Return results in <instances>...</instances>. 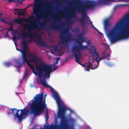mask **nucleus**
I'll return each mask as SVG.
<instances>
[{
	"instance_id": "1",
	"label": "nucleus",
	"mask_w": 129,
	"mask_h": 129,
	"mask_svg": "<svg viewBox=\"0 0 129 129\" xmlns=\"http://www.w3.org/2000/svg\"><path fill=\"white\" fill-rule=\"evenodd\" d=\"M107 35L112 43L129 37V12L108 31Z\"/></svg>"
},
{
	"instance_id": "2",
	"label": "nucleus",
	"mask_w": 129,
	"mask_h": 129,
	"mask_svg": "<svg viewBox=\"0 0 129 129\" xmlns=\"http://www.w3.org/2000/svg\"><path fill=\"white\" fill-rule=\"evenodd\" d=\"M41 83L44 86L47 88H51V91L54 96L55 99L57 102L58 107V111L57 116L58 118L61 119L60 124L50 126V128L48 125H45L44 127L48 129H66L68 123V120L66 119L65 115L67 108L63 106V103L61 100L57 93L52 88L51 86L48 84L45 80H40Z\"/></svg>"
},
{
	"instance_id": "3",
	"label": "nucleus",
	"mask_w": 129,
	"mask_h": 129,
	"mask_svg": "<svg viewBox=\"0 0 129 129\" xmlns=\"http://www.w3.org/2000/svg\"><path fill=\"white\" fill-rule=\"evenodd\" d=\"M39 7L38 4L36 5L35 6V8L34 9V12L36 15L37 18L35 19L34 17L32 16L31 17L30 19L35 20V21L32 22L33 24L31 25L26 24L25 25L26 28L28 29V32L27 33L24 31H23L22 33H21L18 36L19 37H20L22 38L26 37L30 38L32 39H33L34 37H36V38L38 40L36 42L39 44H42L41 37L37 35L35 32H30V31L35 30L37 28L44 29H45V28L46 23L45 21L40 23L39 26L37 25L39 23V19L41 18V16L38 11V8H37L38 7Z\"/></svg>"
},
{
	"instance_id": "4",
	"label": "nucleus",
	"mask_w": 129,
	"mask_h": 129,
	"mask_svg": "<svg viewBox=\"0 0 129 129\" xmlns=\"http://www.w3.org/2000/svg\"><path fill=\"white\" fill-rule=\"evenodd\" d=\"M26 62L27 65L35 75H38L40 78L50 77V73L52 72L51 66L48 65L44 62L38 65L36 58L30 59L28 58Z\"/></svg>"
},
{
	"instance_id": "5",
	"label": "nucleus",
	"mask_w": 129,
	"mask_h": 129,
	"mask_svg": "<svg viewBox=\"0 0 129 129\" xmlns=\"http://www.w3.org/2000/svg\"><path fill=\"white\" fill-rule=\"evenodd\" d=\"M43 93L36 95L34 98L35 100H33V103L29 104L32 113L36 116H40L47 106L45 103V98L43 102Z\"/></svg>"
},
{
	"instance_id": "6",
	"label": "nucleus",
	"mask_w": 129,
	"mask_h": 129,
	"mask_svg": "<svg viewBox=\"0 0 129 129\" xmlns=\"http://www.w3.org/2000/svg\"><path fill=\"white\" fill-rule=\"evenodd\" d=\"M97 5V3L94 1L86 0L85 2L84 5L77 8V10L79 13L81 14L82 15L81 18L79 20L77 19V21H80L82 26H84L85 25V20L89 24L92 23V21H90V20L88 19L89 17L87 16L86 11L89 9L93 8Z\"/></svg>"
},
{
	"instance_id": "7",
	"label": "nucleus",
	"mask_w": 129,
	"mask_h": 129,
	"mask_svg": "<svg viewBox=\"0 0 129 129\" xmlns=\"http://www.w3.org/2000/svg\"><path fill=\"white\" fill-rule=\"evenodd\" d=\"M85 41L83 40L80 41L79 39L76 40L75 41L79 45H75L72 47V49L75 58L76 62L80 64H81L79 61L80 57L81 55V51L85 50L86 48V46L82 45L83 43Z\"/></svg>"
},
{
	"instance_id": "8",
	"label": "nucleus",
	"mask_w": 129,
	"mask_h": 129,
	"mask_svg": "<svg viewBox=\"0 0 129 129\" xmlns=\"http://www.w3.org/2000/svg\"><path fill=\"white\" fill-rule=\"evenodd\" d=\"M92 47L93 48L91 51L92 56L94 57L95 56L96 57L95 60L96 61L98 64H99V61L102 59H104L107 57H109L110 56V54L108 53L106 54L105 52H103V57L99 58V55L98 53L96 52V49L94 46H92Z\"/></svg>"
},
{
	"instance_id": "9",
	"label": "nucleus",
	"mask_w": 129,
	"mask_h": 129,
	"mask_svg": "<svg viewBox=\"0 0 129 129\" xmlns=\"http://www.w3.org/2000/svg\"><path fill=\"white\" fill-rule=\"evenodd\" d=\"M67 30H65L60 33V39L63 44H64L67 41H69L70 39V36H68L64 37L67 32Z\"/></svg>"
},
{
	"instance_id": "10",
	"label": "nucleus",
	"mask_w": 129,
	"mask_h": 129,
	"mask_svg": "<svg viewBox=\"0 0 129 129\" xmlns=\"http://www.w3.org/2000/svg\"><path fill=\"white\" fill-rule=\"evenodd\" d=\"M21 45L23 47V49L20 50V52L23 55H27L26 52L27 50L28 47L27 42L24 40H23L21 43Z\"/></svg>"
},
{
	"instance_id": "11",
	"label": "nucleus",
	"mask_w": 129,
	"mask_h": 129,
	"mask_svg": "<svg viewBox=\"0 0 129 129\" xmlns=\"http://www.w3.org/2000/svg\"><path fill=\"white\" fill-rule=\"evenodd\" d=\"M101 5H108L109 2H115V0H96Z\"/></svg>"
},
{
	"instance_id": "12",
	"label": "nucleus",
	"mask_w": 129,
	"mask_h": 129,
	"mask_svg": "<svg viewBox=\"0 0 129 129\" xmlns=\"http://www.w3.org/2000/svg\"><path fill=\"white\" fill-rule=\"evenodd\" d=\"M28 57L27 55H22V60L21 64H20V61L18 62V63L19 64V67H20L21 65L24 64L25 63L27 62V59Z\"/></svg>"
},
{
	"instance_id": "13",
	"label": "nucleus",
	"mask_w": 129,
	"mask_h": 129,
	"mask_svg": "<svg viewBox=\"0 0 129 129\" xmlns=\"http://www.w3.org/2000/svg\"><path fill=\"white\" fill-rule=\"evenodd\" d=\"M92 63L91 61H88L87 63V67L86 70L88 71H89L91 69L92 70H93L97 68V66H96L94 68L93 67L92 68Z\"/></svg>"
},
{
	"instance_id": "14",
	"label": "nucleus",
	"mask_w": 129,
	"mask_h": 129,
	"mask_svg": "<svg viewBox=\"0 0 129 129\" xmlns=\"http://www.w3.org/2000/svg\"><path fill=\"white\" fill-rule=\"evenodd\" d=\"M109 19H107L104 21V28L105 29H107L108 27L110 25V23L109 22Z\"/></svg>"
},
{
	"instance_id": "15",
	"label": "nucleus",
	"mask_w": 129,
	"mask_h": 129,
	"mask_svg": "<svg viewBox=\"0 0 129 129\" xmlns=\"http://www.w3.org/2000/svg\"><path fill=\"white\" fill-rule=\"evenodd\" d=\"M20 110H18L16 113V117L18 118L19 120L21 121L23 119V117L24 115L21 113L20 115L18 114V112Z\"/></svg>"
},
{
	"instance_id": "16",
	"label": "nucleus",
	"mask_w": 129,
	"mask_h": 129,
	"mask_svg": "<svg viewBox=\"0 0 129 129\" xmlns=\"http://www.w3.org/2000/svg\"><path fill=\"white\" fill-rule=\"evenodd\" d=\"M50 28L54 30H60L61 29V27L59 25L56 24H52L50 25Z\"/></svg>"
},
{
	"instance_id": "17",
	"label": "nucleus",
	"mask_w": 129,
	"mask_h": 129,
	"mask_svg": "<svg viewBox=\"0 0 129 129\" xmlns=\"http://www.w3.org/2000/svg\"><path fill=\"white\" fill-rule=\"evenodd\" d=\"M30 57L32 58H36L37 59L36 61L38 63L41 61V59L38 57L36 56L35 54H30Z\"/></svg>"
},
{
	"instance_id": "18",
	"label": "nucleus",
	"mask_w": 129,
	"mask_h": 129,
	"mask_svg": "<svg viewBox=\"0 0 129 129\" xmlns=\"http://www.w3.org/2000/svg\"><path fill=\"white\" fill-rule=\"evenodd\" d=\"M25 19L23 18H22L21 19L18 18L17 19H15L14 21L17 24H21L23 21L25 20Z\"/></svg>"
},
{
	"instance_id": "19",
	"label": "nucleus",
	"mask_w": 129,
	"mask_h": 129,
	"mask_svg": "<svg viewBox=\"0 0 129 129\" xmlns=\"http://www.w3.org/2000/svg\"><path fill=\"white\" fill-rule=\"evenodd\" d=\"M85 37H83V36L82 34H81L79 35L78 37V39L80 40L83 41V40L85 41Z\"/></svg>"
},
{
	"instance_id": "20",
	"label": "nucleus",
	"mask_w": 129,
	"mask_h": 129,
	"mask_svg": "<svg viewBox=\"0 0 129 129\" xmlns=\"http://www.w3.org/2000/svg\"><path fill=\"white\" fill-rule=\"evenodd\" d=\"M17 110L16 108H14L12 109V114L14 116H16V113Z\"/></svg>"
},
{
	"instance_id": "21",
	"label": "nucleus",
	"mask_w": 129,
	"mask_h": 129,
	"mask_svg": "<svg viewBox=\"0 0 129 129\" xmlns=\"http://www.w3.org/2000/svg\"><path fill=\"white\" fill-rule=\"evenodd\" d=\"M20 9H16L14 10V13L15 15H19V11H20Z\"/></svg>"
},
{
	"instance_id": "22",
	"label": "nucleus",
	"mask_w": 129,
	"mask_h": 129,
	"mask_svg": "<svg viewBox=\"0 0 129 129\" xmlns=\"http://www.w3.org/2000/svg\"><path fill=\"white\" fill-rule=\"evenodd\" d=\"M45 117L46 118V121H47L49 118V114L47 110H46V112Z\"/></svg>"
},
{
	"instance_id": "23",
	"label": "nucleus",
	"mask_w": 129,
	"mask_h": 129,
	"mask_svg": "<svg viewBox=\"0 0 129 129\" xmlns=\"http://www.w3.org/2000/svg\"><path fill=\"white\" fill-rule=\"evenodd\" d=\"M26 14V12L25 11H23L20 12L19 11L18 17H19L20 15L21 16H24Z\"/></svg>"
},
{
	"instance_id": "24",
	"label": "nucleus",
	"mask_w": 129,
	"mask_h": 129,
	"mask_svg": "<svg viewBox=\"0 0 129 129\" xmlns=\"http://www.w3.org/2000/svg\"><path fill=\"white\" fill-rule=\"evenodd\" d=\"M4 64L5 65V66L6 67H9L11 65V64L10 62H4Z\"/></svg>"
},
{
	"instance_id": "25",
	"label": "nucleus",
	"mask_w": 129,
	"mask_h": 129,
	"mask_svg": "<svg viewBox=\"0 0 129 129\" xmlns=\"http://www.w3.org/2000/svg\"><path fill=\"white\" fill-rule=\"evenodd\" d=\"M6 23L8 24L10 27H13V26L14 24L12 23L11 22H7Z\"/></svg>"
},
{
	"instance_id": "26",
	"label": "nucleus",
	"mask_w": 129,
	"mask_h": 129,
	"mask_svg": "<svg viewBox=\"0 0 129 129\" xmlns=\"http://www.w3.org/2000/svg\"><path fill=\"white\" fill-rule=\"evenodd\" d=\"M55 59L56 60H54L55 62V64H58V61L60 59V58H55Z\"/></svg>"
},
{
	"instance_id": "27",
	"label": "nucleus",
	"mask_w": 129,
	"mask_h": 129,
	"mask_svg": "<svg viewBox=\"0 0 129 129\" xmlns=\"http://www.w3.org/2000/svg\"><path fill=\"white\" fill-rule=\"evenodd\" d=\"M66 2L70 6L72 5L73 3V2L72 1H67Z\"/></svg>"
},
{
	"instance_id": "28",
	"label": "nucleus",
	"mask_w": 129,
	"mask_h": 129,
	"mask_svg": "<svg viewBox=\"0 0 129 129\" xmlns=\"http://www.w3.org/2000/svg\"><path fill=\"white\" fill-rule=\"evenodd\" d=\"M29 111H30V110L28 109H27V110H26L25 111V114L26 115H27L29 114L30 113H29Z\"/></svg>"
},
{
	"instance_id": "29",
	"label": "nucleus",
	"mask_w": 129,
	"mask_h": 129,
	"mask_svg": "<svg viewBox=\"0 0 129 129\" xmlns=\"http://www.w3.org/2000/svg\"><path fill=\"white\" fill-rule=\"evenodd\" d=\"M23 1V0H16V1L19 3H22Z\"/></svg>"
},
{
	"instance_id": "30",
	"label": "nucleus",
	"mask_w": 129,
	"mask_h": 129,
	"mask_svg": "<svg viewBox=\"0 0 129 129\" xmlns=\"http://www.w3.org/2000/svg\"><path fill=\"white\" fill-rule=\"evenodd\" d=\"M58 46L57 45L55 46L54 47V48L55 51H57L58 49Z\"/></svg>"
},
{
	"instance_id": "31",
	"label": "nucleus",
	"mask_w": 129,
	"mask_h": 129,
	"mask_svg": "<svg viewBox=\"0 0 129 129\" xmlns=\"http://www.w3.org/2000/svg\"><path fill=\"white\" fill-rule=\"evenodd\" d=\"M8 2L9 3H11L12 2H16V0H8Z\"/></svg>"
},
{
	"instance_id": "32",
	"label": "nucleus",
	"mask_w": 129,
	"mask_h": 129,
	"mask_svg": "<svg viewBox=\"0 0 129 129\" xmlns=\"http://www.w3.org/2000/svg\"><path fill=\"white\" fill-rule=\"evenodd\" d=\"M7 114L8 115H11L12 114V109H10L9 111L7 113Z\"/></svg>"
},
{
	"instance_id": "33",
	"label": "nucleus",
	"mask_w": 129,
	"mask_h": 129,
	"mask_svg": "<svg viewBox=\"0 0 129 129\" xmlns=\"http://www.w3.org/2000/svg\"><path fill=\"white\" fill-rule=\"evenodd\" d=\"M21 111V113L22 114L24 115H25V111H23L21 110H20Z\"/></svg>"
},
{
	"instance_id": "34",
	"label": "nucleus",
	"mask_w": 129,
	"mask_h": 129,
	"mask_svg": "<svg viewBox=\"0 0 129 129\" xmlns=\"http://www.w3.org/2000/svg\"><path fill=\"white\" fill-rule=\"evenodd\" d=\"M13 39L14 40H16V39L17 38L16 37V36H13Z\"/></svg>"
},
{
	"instance_id": "35",
	"label": "nucleus",
	"mask_w": 129,
	"mask_h": 129,
	"mask_svg": "<svg viewBox=\"0 0 129 129\" xmlns=\"http://www.w3.org/2000/svg\"><path fill=\"white\" fill-rule=\"evenodd\" d=\"M69 120L70 121L72 122L74 120L72 118L70 117L69 118Z\"/></svg>"
},
{
	"instance_id": "36",
	"label": "nucleus",
	"mask_w": 129,
	"mask_h": 129,
	"mask_svg": "<svg viewBox=\"0 0 129 129\" xmlns=\"http://www.w3.org/2000/svg\"><path fill=\"white\" fill-rule=\"evenodd\" d=\"M58 67H57V66H55L53 68V69L54 71H55L57 68Z\"/></svg>"
},
{
	"instance_id": "37",
	"label": "nucleus",
	"mask_w": 129,
	"mask_h": 129,
	"mask_svg": "<svg viewBox=\"0 0 129 129\" xmlns=\"http://www.w3.org/2000/svg\"><path fill=\"white\" fill-rule=\"evenodd\" d=\"M8 37V35L7 33L6 34L5 36V38H6Z\"/></svg>"
},
{
	"instance_id": "38",
	"label": "nucleus",
	"mask_w": 129,
	"mask_h": 129,
	"mask_svg": "<svg viewBox=\"0 0 129 129\" xmlns=\"http://www.w3.org/2000/svg\"><path fill=\"white\" fill-rule=\"evenodd\" d=\"M26 107H25L23 109H21V110L25 111L26 110Z\"/></svg>"
},
{
	"instance_id": "39",
	"label": "nucleus",
	"mask_w": 129,
	"mask_h": 129,
	"mask_svg": "<svg viewBox=\"0 0 129 129\" xmlns=\"http://www.w3.org/2000/svg\"><path fill=\"white\" fill-rule=\"evenodd\" d=\"M82 66L83 67H86L87 66V65L85 64H83L82 65Z\"/></svg>"
},
{
	"instance_id": "40",
	"label": "nucleus",
	"mask_w": 129,
	"mask_h": 129,
	"mask_svg": "<svg viewBox=\"0 0 129 129\" xmlns=\"http://www.w3.org/2000/svg\"><path fill=\"white\" fill-rule=\"evenodd\" d=\"M57 19L58 20V21H59V22H61V20L59 18H57Z\"/></svg>"
},
{
	"instance_id": "41",
	"label": "nucleus",
	"mask_w": 129,
	"mask_h": 129,
	"mask_svg": "<svg viewBox=\"0 0 129 129\" xmlns=\"http://www.w3.org/2000/svg\"><path fill=\"white\" fill-rule=\"evenodd\" d=\"M72 16L73 17H74L75 16V14L74 13H73L72 14Z\"/></svg>"
},
{
	"instance_id": "42",
	"label": "nucleus",
	"mask_w": 129,
	"mask_h": 129,
	"mask_svg": "<svg viewBox=\"0 0 129 129\" xmlns=\"http://www.w3.org/2000/svg\"><path fill=\"white\" fill-rule=\"evenodd\" d=\"M94 28L99 33H100L99 31L95 27H94Z\"/></svg>"
},
{
	"instance_id": "43",
	"label": "nucleus",
	"mask_w": 129,
	"mask_h": 129,
	"mask_svg": "<svg viewBox=\"0 0 129 129\" xmlns=\"http://www.w3.org/2000/svg\"><path fill=\"white\" fill-rule=\"evenodd\" d=\"M12 27H10V28H9V30H11V29L12 28Z\"/></svg>"
},
{
	"instance_id": "44",
	"label": "nucleus",
	"mask_w": 129,
	"mask_h": 129,
	"mask_svg": "<svg viewBox=\"0 0 129 129\" xmlns=\"http://www.w3.org/2000/svg\"><path fill=\"white\" fill-rule=\"evenodd\" d=\"M31 41V40H29L27 41V42H30Z\"/></svg>"
},
{
	"instance_id": "45",
	"label": "nucleus",
	"mask_w": 129,
	"mask_h": 129,
	"mask_svg": "<svg viewBox=\"0 0 129 129\" xmlns=\"http://www.w3.org/2000/svg\"><path fill=\"white\" fill-rule=\"evenodd\" d=\"M16 49L18 51H20V50H19V49H18L17 48H16Z\"/></svg>"
},
{
	"instance_id": "46",
	"label": "nucleus",
	"mask_w": 129,
	"mask_h": 129,
	"mask_svg": "<svg viewBox=\"0 0 129 129\" xmlns=\"http://www.w3.org/2000/svg\"><path fill=\"white\" fill-rule=\"evenodd\" d=\"M94 25H92L91 26V28H94Z\"/></svg>"
},
{
	"instance_id": "47",
	"label": "nucleus",
	"mask_w": 129,
	"mask_h": 129,
	"mask_svg": "<svg viewBox=\"0 0 129 129\" xmlns=\"http://www.w3.org/2000/svg\"><path fill=\"white\" fill-rule=\"evenodd\" d=\"M122 1V2H126L127 1H126L125 0H122V1Z\"/></svg>"
},
{
	"instance_id": "48",
	"label": "nucleus",
	"mask_w": 129,
	"mask_h": 129,
	"mask_svg": "<svg viewBox=\"0 0 129 129\" xmlns=\"http://www.w3.org/2000/svg\"><path fill=\"white\" fill-rule=\"evenodd\" d=\"M47 94H45V98H46V96H47Z\"/></svg>"
},
{
	"instance_id": "49",
	"label": "nucleus",
	"mask_w": 129,
	"mask_h": 129,
	"mask_svg": "<svg viewBox=\"0 0 129 129\" xmlns=\"http://www.w3.org/2000/svg\"><path fill=\"white\" fill-rule=\"evenodd\" d=\"M14 44H17L16 41H14Z\"/></svg>"
},
{
	"instance_id": "50",
	"label": "nucleus",
	"mask_w": 129,
	"mask_h": 129,
	"mask_svg": "<svg viewBox=\"0 0 129 129\" xmlns=\"http://www.w3.org/2000/svg\"><path fill=\"white\" fill-rule=\"evenodd\" d=\"M16 46L17 45V44H15Z\"/></svg>"
},
{
	"instance_id": "51",
	"label": "nucleus",
	"mask_w": 129,
	"mask_h": 129,
	"mask_svg": "<svg viewBox=\"0 0 129 129\" xmlns=\"http://www.w3.org/2000/svg\"><path fill=\"white\" fill-rule=\"evenodd\" d=\"M128 1L129 2V1Z\"/></svg>"
}]
</instances>
